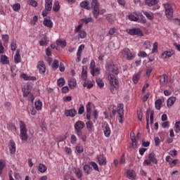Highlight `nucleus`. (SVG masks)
<instances>
[{
    "label": "nucleus",
    "instance_id": "obj_1",
    "mask_svg": "<svg viewBox=\"0 0 180 180\" xmlns=\"http://www.w3.org/2000/svg\"><path fill=\"white\" fill-rule=\"evenodd\" d=\"M75 133L77 135V137H81L82 134V129L85 127V123L82 121H77L75 125Z\"/></svg>",
    "mask_w": 180,
    "mask_h": 180
},
{
    "label": "nucleus",
    "instance_id": "obj_2",
    "mask_svg": "<svg viewBox=\"0 0 180 180\" xmlns=\"http://www.w3.org/2000/svg\"><path fill=\"white\" fill-rule=\"evenodd\" d=\"M121 58H126L127 60H133L134 58V56L131 53V51L128 48H125L120 52L119 54Z\"/></svg>",
    "mask_w": 180,
    "mask_h": 180
},
{
    "label": "nucleus",
    "instance_id": "obj_3",
    "mask_svg": "<svg viewBox=\"0 0 180 180\" xmlns=\"http://www.w3.org/2000/svg\"><path fill=\"white\" fill-rule=\"evenodd\" d=\"M91 9L94 18L98 19V17L99 16V2L98 0H92Z\"/></svg>",
    "mask_w": 180,
    "mask_h": 180
},
{
    "label": "nucleus",
    "instance_id": "obj_4",
    "mask_svg": "<svg viewBox=\"0 0 180 180\" xmlns=\"http://www.w3.org/2000/svg\"><path fill=\"white\" fill-rule=\"evenodd\" d=\"M146 129L147 130H150L149 120H150V124H153V122H154V110H150L148 108L146 111Z\"/></svg>",
    "mask_w": 180,
    "mask_h": 180
},
{
    "label": "nucleus",
    "instance_id": "obj_5",
    "mask_svg": "<svg viewBox=\"0 0 180 180\" xmlns=\"http://www.w3.org/2000/svg\"><path fill=\"white\" fill-rule=\"evenodd\" d=\"M164 8L165 10V13L167 19H172L174 16V8H172V6L167 3L164 4Z\"/></svg>",
    "mask_w": 180,
    "mask_h": 180
},
{
    "label": "nucleus",
    "instance_id": "obj_6",
    "mask_svg": "<svg viewBox=\"0 0 180 180\" xmlns=\"http://www.w3.org/2000/svg\"><path fill=\"white\" fill-rule=\"evenodd\" d=\"M124 105L123 103H120L118 104L117 105V113L119 115V118H118V120H119V122L120 123H123V122H124V120H123V117H124Z\"/></svg>",
    "mask_w": 180,
    "mask_h": 180
},
{
    "label": "nucleus",
    "instance_id": "obj_7",
    "mask_svg": "<svg viewBox=\"0 0 180 180\" xmlns=\"http://www.w3.org/2000/svg\"><path fill=\"white\" fill-rule=\"evenodd\" d=\"M127 32L131 36H143V31L140 28H132L127 30Z\"/></svg>",
    "mask_w": 180,
    "mask_h": 180
},
{
    "label": "nucleus",
    "instance_id": "obj_8",
    "mask_svg": "<svg viewBox=\"0 0 180 180\" xmlns=\"http://www.w3.org/2000/svg\"><path fill=\"white\" fill-rule=\"evenodd\" d=\"M108 80L110 85H119V80L116 78L113 74L108 75Z\"/></svg>",
    "mask_w": 180,
    "mask_h": 180
},
{
    "label": "nucleus",
    "instance_id": "obj_9",
    "mask_svg": "<svg viewBox=\"0 0 180 180\" xmlns=\"http://www.w3.org/2000/svg\"><path fill=\"white\" fill-rule=\"evenodd\" d=\"M76 115L77 110H75V108L65 110V116H66L67 117H75Z\"/></svg>",
    "mask_w": 180,
    "mask_h": 180
},
{
    "label": "nucleus",
    "instance_id": "obj_10",
    "mask_svg": "<svg viewBox=\"0 0 180 180\" xmlns=\"http://www.w3.org/2000/svg\"><path fill=\"white\" fill-rule=\"evenodd\" d=\"M8 148L11 154H15V153H16V144L15 143V141L12 139L9 141Z\"/></svg>",
    "mask_w": 180,
    "mask_h": 180
},
{
    "label": "nucleus",
    "instance_id": "obj_11",
    "mask_svg": "<svg viewBox=\"0 0 180 180\" xmlns=\"http://www.w3.org/2000/svg\"><path fill=\"white\" fill-rule=\"evenodd\" d=\"M37 68L39 70V74H44L46 72V65L43 61L38 62Z\"/></svg>",
    "mask_w": 180,
    "mask_h": 180
},
{
    "label": "nucleus",
    "instance_id": "obj_12",
    "mask_svg": "<svg viewBox=\"0 0 180 180\" xmlns=\"http://www.w3.org/2000/svg\"><path fill=\"white\" fill-rule=\"evenodd\" d=\"M174 51H165L162 52L161 55V58H163V60H165L167 58H171L172 56H174Z\"/></svg>",
    "mask_w": 180,
    "mask_h": 180
},
{
    "label": "nucleus",
    "instance_id": "obj_13",
    "mask_svg": "<svg viewBox=\"0 0 180 180\" xmlns=\"http://www.w3.org/2000/svg\"><path fill=\"white\" fill-rule=\"evenodd\" d=\"M109 70L111 72H112V74H115V75H117L120 72L117 65L113 63L109 65Z\"/></svg>",
    "mask_w": 180,
    "mask_h": 180
},
{
    "label": "nucleus",
    "instance_id": "obj_14",
    "mask_svg": "<svg viewBox=\"0 0 180 180\" xmlns=\"http://www.w3.org/2000/svg\"><path fill=\"white\" fill-rule=\"evenodd\" d=\"M97 160L100 165L101 166L106 165V158L103 156V154H100L97 155Z\"/></svg>",
    "mask_w": 180,
    "mask_h": 180
},
{
    "label": "nucleus",
    "instance_id": "obj_15",
    "mask_svg": "<svg viewBox=\"0 0 180 180\" xmlns=\"http://www.w3.org/2000/svg\"><path fill=\"white\" fill-rule=\"evenodd\" d=\"M103 130L104 131V134L105 137H110V127H109V124H104L103 127Z\"/></svg>",
    "mask_w": 180,
    "mask_h": 180
},
{
    "label": "nucleus",
    "instance_id": "obj_16",
    "mask_svg": "<svg viewBox=\"0 0 180 180\" xmlns=\"http://www.w3.org/2000/svg\"><path fill=\"white\" fill-rule=\"evenodd\" d=\"M43 24L46 27H49V29H51L53 27V21H51V20H50V18H44Z\"/></svg>",
    "mask_w": 180,
    "mask_h": 180
},
{
    "label": "nucleus",
    "instance_id": "obj_17",
    "mask_svg": "<svg viewBox=\"0 0 180 180\" xmlns=\"http://www.w3.org/2000/svg\"><path fill=\"white\" fill-rule=\"evenodd\" d=\"M53 8V0H45V11H51Z\"/></svg>",
    "mask_w": 180,
    "mask_h": 180
},
{
    "label": "nucleus",
    "instance_id": "obj_18",
    "mask_svg": "<svg viewBox=\"0 0 180 180\" xmlns=\"http://www.w3.org/2000/svg\"><path fill=\"white\" fill-rule=\"evenodd\" d=\"M86 117L87 120L91 121V103H88L86 105Z\"/></svg>",
    "mask_w": 180,
    "mask_h": 180
},
{
    "label": "nucleus",
    "instance_id": "obj_19",
    "mask_svg": "<svg viewBox=\"0 0 180 180\" xmlns=\"http://www.w3.org/2000/svg\"><path fill=\"white\" fill-rule=\"evenodd\" d=\"M80 7L83 8L84 9H86L89 11L91 7L89 6V1L88 0H84L80 3Z\"/></svg>",
    "mask_w": 180,
    "mask_h": 180
},
{
    "label": "nucleus",
    "instance_id": "obj_20",
    "mask_svg": "<svg viewBox=\"0 0 180 180\" xmlns=\"http://www.w3.org/2000/svg\"><path fill=\"white\" fill-rule=\"evenodd\" d=\"M160 82L162 86L167 85L168 84V76L167 75L160 76Z\"/></svg>",
    "mask_w": 180,
    "mask_h": 180
},
{
    "label": "nucleus",
    "instance_id": "obj_21",
    "mask_svg": "<svg viewBox=\"0 0 180 180\" xmlns=\"http://www.w3.org/2000/svg\"><path fill=\"white\" fill-rule=\"evenodd\" d=\"M176 101V98H175L174 96L169 97L167 101V107L171 108V106H172Z\"/></svg>",
    "mask_w": 180,
    "mask_h": 180
},
{
    "label": "nucleus",
    "instance_id": "obj_22",
    "mask_svg": "<svg viewBox=\"0 0 180 180\" xmlns=\"http://www.w3.org/2000/svg\"><path fill=\"white\" fill-rule=\"evenodd\" d=\"M20 133H27V128L23 121H20Z\"/></svg>",
    "mask_w": 180,
    "mask_h": 180
},
{
    "label": "nucleus",
    "instance_id": "obj_23",
    "mask_svg": "<svg viewBox=\"0 0 180 180\" xmlns=\"http://www.w3.org/2000/svg\"><path fill=\"white\" fill-rule=\"evenodd\" d=\"M68 86L71 89L77 86V80L75 79L70 78L68 79Z\"/></svg>",
    "mask_w": 180,
    "mask_h": 180
},
{
    "label": "nucleus",
    "instance_id": "obj_24",
    "mask_svg": "<svg viewBox=\"0 0 180 180\" xmlns=\"http://www.w3.org/2000/svg\"><path fill=\"white\" fill-rule=\"evenodd\" d=\"M148 160L149 161H150V162H153V164L158 163V160H157V158H155V155L154 154V153H151L149 154Z\"/></svg>",
    "mask_w": 180,
    "mask_h": 180
},
{
    "label": "nucleus",
    "instance_id": "obj_25",
    "mask_svg": "<svg viewBox=\"0 0 180 180\" xmlns=\"http://www.w3.org/2000/svg\"><path fill=\"white\" fill-rule=\"evenodd\" d=\"M0 63H1L3 65L9 64V58H8L6 55H1Z\"/></svg>",
    "mask_w": 180,
    "mask_h": 180
},
{
    "label": "nucleus",
    "instance_id": "obj_26",
    "mask_svg": "<svg viewBox=\"0 0 180 180\" xmlns=\"http://www.w3.org/2000/svg\"><path fill=\"white\" fill-rule=\"evenodd\" d=\"M127 176L129 178V179H134L136 178V172L133 170H128L127 172Z\"/></svg>",
    "mask_w": 180,
    "mask_h": 180
},
{
    "label": "nucleus",
    "instance_id": "obj_27",
    "mask_svg": "<svg viewBox=\"0 0 180 180\" xmlns=\"http://www.w3.org/2000/svg\"><path fill=\"white\" fill-rule=\"evenodd\" d=\"M86 129H87L88 131H89V133H92V131L94 130V123H92V121L86 122Z\"/></svg>",
    "mask_w": 180,
    "mask_h": 180
},
{
    "label": "nucleus",
    "instance_id": "obj_28",
    "mask_svg": "<svg viewBox=\"0 0 180 180\" xmlns=\"http://www.w3.org/2000/svg\"><path fill=\"white\" fill-rule=\"evenodd\" d=\"M49 38L47 37V36H45L41 39L39 44L40 46H47V44H49Z\"/></svg>",
    "mask_w": 180,
    "mask_h": 180
},
{
    "label": "nucleus",
    "instance_id": "obj_29",
    "mask_svg": "<svg viewBox=\"0 0 180 180\" xmlns=\"http://www.w3.org/2000/svg\"><path fill=\"white\" fill-rule=\"evenodd\" d=\"M27 110L28 113L32 114V116H34L37 113V111H36V109H34L33 105H29L27 108Z\"/></svg>",
    "mask_w": 180,
    "mask_h": 180
},
{
    "label": "nucleus",
    "instance_id": "obj_30",
    "mask_svg": "<svg viewBox=\"0 0 180 180\" xmlns=\"http://www.w3.org/2000/svg\"><path fill=\"white\" fill-rule=\"evenodd\" d=\"M158 4V0H146V4L148 6H154Z\"/></svg>",
    "mask_w": 180,
    "mask_h": 180
},
{
    "label": "nucleus",
    "instance_id": "obj_31",
    "mask_svg": "<svg viewBox=\"0 0 180 180\" xmlns=\"http://www.w3.org/2000/svg\"><path fill=\"white\" fill-rule=\"evenodd\" d=\"M110 91L112 94H115L119 88V84H110Z\"/></svg>",
    "mask_w": 180,
    "mask_h": 180
},
{
    "label": "nucleus",
    "instance_id": "obj_32",
    "mask_svg": "<svg viewBox=\"0 0 180 180\" xmlns=\"http://www.w3.org/2000/svg\"><path fill=\"white\" fill-rule=\"evenodd\" d=\"M84 171L87 174V175H89L91 172H92V167L89 165H85L83 167Z\"/></svg>",
    "mask_w": 180,
    "mask_h": 180
},
{
    "label": "nucleus",
    "instance_id": "obj_33",
    "mask_svg": "<svg viewBox=\"0 0 180 180\" xmlns=\"http://www.w3.org/2000/svg\"><path fill=\"white\" fill-rule=\"evenodd\" d=\"M34 105L37 110H41V108H43V103H41V101L38 100L35 102Z\"/></svg>",
    "mask_w": 180,
    "mask_h": 180
},
{
    "label": "nucleus",
    "instance_id": "obj_34",
    "mask_svg": "<svg viewBox=\"0 0 180 180\" xmlns=\"http://www.w3.org/2000/svg\"><path fill=\"white\" fill-rule=\"evenodd\" d=\"M57 85L60 87L64 86V85H65V79H64V77H60L58 79Z\"/></svg>",
    "mask_w": 180,
    "mask_h": 180
},
{
    "label": "nucleus",
    "instance_id": "obj_35",
    "mask_svg": "<svg viewBox=\"0 0 180 180\" xmlns=\"http://www.w3.org/2000/svg\"><path fill=\"white\" fill-rule=\"evenodd\" d=\"M38 171L42 174L47 171V167L43 164H39L38 166Z\"/></svg>",
    "mask_w": 180,
    "mask_h": 180
},
{
    "label": "nucleus",
    "instance_id": "obj_36",
    "mask_svg": "<svg viewBox=\"0 0 180 180\" xmlns=\"http://www.w3.org/2000/svg\"><path fill=\"white\" fill-rule=\"evenodd\" d=\"M14 61L15 64H19V63H20V54L19 53V51H16V53L14 56Z\"/></svg>",
    "mask_w": 180,
    "mask_h": 180
},
{
    "label": "nucleus",
    "instance_id": "obj_37",
    "mask_svg": "<svg viewBox=\"0 0 180 180\" xmlns=\"http://www.w3.org/2000/svg\"><path fill=\"white\" fill-rule=\"evenodd\" d=\"M161 105H162V100L161 99L157 100L155 102V109H157V110H160V109H161Z\"/></svg>",
    "mask_w": 180,
    "mask_h": 180
},
{
    "label": "nucleus",
    "instance_id": "obj_38",
    "mask_svg": "<svg viewBox=\"0 0 180 180\" xmlns=\"http://www.w3.org/2000/svg\"><path fill=\"white\" fill-rule=\"evenodd\" d=\"M83 86L84 88H87V89H91V88H92L94 86V84L89 82L88 80H86L83 83Z\"/></svg>",
    "mask_w": 180,
    "mask_h": 180
},
{
    "label": "nucleus",
    "instance_id": "obj_39",
    "mask_svg": "<svg viewBox=\"0 0 180 180\" xmlns=\"http://www.w3.org/2000/svg\"><path fill=\"white\" fill-rule=\"evenodd\" d=\"M56 44L57 46H60V47H65L67 46V41L65 40H61V39H58L56 41Z\"/></svg>",
    "mask_w": 180,
    "mask_h": 180
},
{
    "label": "nucleus",
    "instance_id": "obj_40",
    "mask_svg": "<svg viewBox=\"0 0 180 180\" xmlns=\"http://www.w3.org/2000/svg\"><path fill=\"white\" fill-rule=\"evenodd\" d=\"M20 137L22 141H26L29 138V136H27V132H20Z\"/></svg>",
    "mask_w": 180,
    "mask_h": 180
},
{
    "label": "nucleus",
    "instance_id": "obj_41",
    "mask_svg": "<svg viewBox=\"0 0 180 180\" xmlns=\"http://www.w3.org/2000/svg\"><path fill=\"white\" fill-rule=\"evenodd\" d=\"M88 78V72H86V70H85L84 68L82 69V79L83 81H87L86 79Z\"/></svg>",
    "mask_w": 180,
    "mask_h": 180
},
{
    "label": "nucleus",
    "instance_id": "obj_42",
    "mask_svg": "<svg viewBox=\"0 0 180 180\" xmlns=\"http://www.w3.org/2000/svg\"><path fill=\"white\" fill-rule=\"evenodd\" d=\"M137 16H138V20H141V22H142V23H147V20L146 19V17L143 15V14L139 13Z\"/></svg>",
    "mask_w": 180,
    "mask_h": 180
},
{
    "label": "nucleus",
    "instance_id": "obj_43",
    "mask_svg": "<svg viewBox=\"0 0 180 180\" xmlns=\"http://www.w3.org/2000/svg\"><path fill=\"white\" fill-rule=\"evenodd\" d=\"M6 162L4 160H0V175H2V170L4 169V167H6Z\"/></svg>",
    "mask_w": 180,
    "mask_h": 180
},
{
    "label": "nucleus",
    "instance_id": "obj_44",
    "mask_svg": "<svg viewBox=\"0 0 180 180\" xmlns=\"http://www.w3.org/2000/svg\"><path fill=\"white\" fill-rule=\"evenodd\" d=\"M143 14L145 15V16H146L148 19H150V20H153V19H154V14H153V13L144 11Z\"/></svg>",
    "mask_w": 180,
    "mask_h": 180
},
{
    "label": "nucleus",
    "instance_id": "obj_45",
    "mask_svg": "<svg viewBox=\"0 0 180 180\" xmlns=\"http://www.w3.org/2000/svg\"><path fill=\"white\" fill-rule=\"evenodd\" d=\"M100 72H101V69H99V68H94L93 69V70H91V74L93 76L99 75Z\"/></svg>",
    "mask_w": 180,
    "mask_h": 180
},
{
    "label": "nucleus",
    "instance_id": "obj_46",
    "mask_svg": "<svg viewBox=\"0 0 180 180\" xmlns=\"http://www.w3.org/2000/svg\"><path fill=\"white\" fill-rule=\"evenodd\" d=\"M75 174L78 179H81V177L82 176V172L81 171V169H75Z\"/></svg>",
    "mask_w": 180,
    "mask_h": 180
},
{
    "label": "nucleus",
    "instance_id": "obj_47",
    "mask_svg": "<svg viewBox=\"0 0 180 180\" xmlns=\"http://www.w3.org/2000/svg\"><path fill=\"white\" fill-rule=\"evenodd\" d=\"M53 10L54 12H58V11H60V3L58 1L54 3Z\"/></svg>",
    "mask_w": 180,
    "mask_h": 180
},
{
    "label": "nucleus",
    "instance_id": "obj_48",
    "mask_svg": "<svg viewBox=\"0 0 180 180\" xmlns=\"http://www.w3.org/2000/svg\"><path fill=\"white\" fill-rule=\"evenodd\" d=\"M96 84L98 88H103V86H105V83L103 82V80L101 79H96Z\"/></svg>",
    "mask_w": 180,
    "mask_h": 180
},
{
    "label": "nucleus",
    "instance_id": "obj_49",
    "mask_svg": "<svg viewBox=\"0 0 180 180\" xmlns=\"http://www.w3.org/2000/svg\"><path fill=\"white\" fill-rule=\"evenodd\" d=\"M13 10L14 11V12H18V11H20V4H14L13 5Z\"/></svg>",
    "mask_w": 180,
    "mask_h": 180
},
{
    "label": "nucleus",
    "instance_id": "obj_50",
    "mask_svg": "<svg viewBox=\"0 0 180 180\" xmlns=\"http://www.w3.org/2000/svg\"><path fill=\"white\" fill-rule=\"evenodd\" d=\"M140 79V74H136L133 76L132 80L134 84H137Z\"/></svg>",
    "mask_w": 180,
    "mask_h": 180
},
{
    "label": "nucleus",
    "instance_id": "obj_51",
    "mask_svg": "<svg viewBox=\"0 0 180 180\" xmlns=\"http://www.w3.org/2000/svg\"><path fill=\"white\" fill-rule=\"evenodd\" d=\"M22 94H23L24 97L29 96L30 94H31L30 91L29 90H27V87L22 89Z\"/></svg>",
    "mask_w": 180,
    "mask_h": 180
},
{
    "label": "nucleus",
    "instance_id": "obj_52",
    "mask_svg": "<svg viewBox=\"0 0 180 180\" xmlns=\"http://www.w3.org/2000/svg\"><path fill=\"white\" fill-rule=\"evenodd\" d=\"M129 20H132L134 22H139V16L136 17L134 15L131 14L129 15Z\"/></svg>",
    "mask_w": 180,
    "mask_h": 180
},
{
    "label": "nucleus",
    "instance_id": "obj_53",
    "mask_svg": "<svg viewBox=\"0 0 180 180\" xmlns=\"http://www.w3.org/2000/svg\"><path fill=\"white\" fill-rule=\"evenodd\" d=\"M75 150H76L77 153H78L79 154L84 153V147H82L79 145H78L75 147Z\"/></svg>",
    "mask_w": 180,
    "mask_h": 180
},
{
    "label": "nucleus",
    "instance_id": "obj_54",
    "mask_svg": "<svg viewBox=\"0 0 180 180\" xmlns=\"http://www.w3.org/2000/svg\"><path fill=\"white\" fill-rule=\"evenodd\" d=\"M58 65H59V62H58V60H53V64H52V68H53V70H57V68H58Z\"/></svg>",
    "mask_w": 180,
    "mask_h": 180
},
{
    "label": "nucleus",
    "instance_id": "obj_55",
    "mask_svg": "<svg viewBox=\"0 0 180 180\" xmlns=\"http://www.w3.org/2000/svg\"><path fill=\"white\" fill-rule=\"evenodd\" d=\"M158 51V43L155 42L153 45L152 53H157Z\"/></svg>",
    "mask_w": 180,
    "mask_h": 180
},
{
    "label": "nucleus",
    "instance_id": "obj_56",
    "mask_svg": "<svg viewBox=\"0 0 180 180\" xmlns=\"http://www.w3.org/2000/svg\"><path fill=\"white\" fill-rule=\"evenodd\" d=\"M67 139V134L60 135L57 138L58 141L61 142L64 141Z\"/></svg>",
    "mask_w": 180,
    "mask_h": 180
},
{
    "label": "nucleus",
    "instance_id": "obj_57",
    "mask_svg": "<svg viewBox=\"0 0 180 180\" xmlns=\"http://www.w3.org/2000/svg\"><path fill=\"white\" fill-rule=\"evenodd\" d=\"M70 143L71 144H75V143H77V136L75 134L71 135Z\"/></svg>",
    "mask_w": 180,
    "mask_h": 180
},
{
    "label": "nucleus",
    "instance_id": "obj_58",
    "mask_svg": "<svg viewBox=\"0 0 180 180\" xmlns=\"http://www.w3.org/2000/svg\"><path fill=\"white\" fill-rule=\"evenodd\" d=\"M80 39H85L86 37V32L84 30H82L79 32Z\"/></svg>",
    "mask_w": 180,
    "mask_h": 180
},
{
    "label": "nucleus",
    "instance_id": "obj_59",
    "mask_svg": "<svg viewBox=\"0 0 180 180\" xmlns=\"http://www.w3.org/2000/svg\"><path fill=\"white\" fill-rule=\"evenodd\" d=\"M154 141H155V146L156 147H158V146H160V144H161V140L160 139L159 137H155Z\"/></svg>",
    "mask_w": 180,
    "mask_h": 180
},
{
    "label": "nucleus",
    "instance_id": "obj_60",
    "mask_svg": "<svg viewBox=\"0 0 180 180\" xmlns=\"http://www.w3.org/2000/svg\"><path fill=\"white\" fill-rule=\"evenodd\" d=\"M91 165L93 167V168H94V169H95V171L99 172V167H98V164H96V162H91Z\"/></svg>",
    "mask_w": 180,
    "mask_h": 180
},
{
    "label": "nucleus",
    "instance_id": "obj_61",
    "mask_svg": "<svg viewBox=\"0 0 180 180\" xmlns=\"http://www.w3.org/2000/svg\"><path fill=\"white\" fill-rule=\"evenodd\" d=\"M175 131L176 133H179L180 132V122H176L175 123Z\"/></svg>",
    "mask_w": 180,
    "mask_h": 180
},
{
    "label": "nucleus",
    "instance_id": "obj_62",
    "mask_svg": "<svg viewBox=\"0 0 180 180\" xmlns=\"http://www.w3.org/2000/svg\"><path fill=\"white\" fill-rule=\"evenodd\" d=\"M85 112V108L81 105L79 108L78 109V114L79 115H82Z\"/></svg>",
    "mask_w": 180,
    "mask_h": 180
},
{
    "label": "nucleus",
    "instance_id": "obj_63",
    "mask_svg": "<svg viewBox=\"0 0 180 180\" xmlns=\"http://www.w3.org/2000/svg\"><path fill=\"white\" fill-rule=\"evenodd\" d=\"M96 67V64L95 63V60H91L90 63V70L92 71Z\"/></svg>",
    "mask_w": 180,
    "mask_h": 180
},
{
    "label": "nucleus",
    "instance_id": "obj_64",
    "mask_svg": "<svg viewBox=\"0 0 180 180\" xmlns=\"http://www.w3.org/2000/svg\"><path fill=\"white\" fill-rule=\"evenodd\" d=\"M18 49V46H16V41H13L11 43V50L12 51H15Z\"/></svg>",
    "mask_w": 180,
    "mask_h": 180
}]
</instances>
